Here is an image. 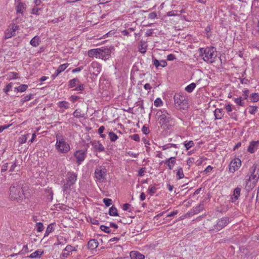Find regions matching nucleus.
<instances>
[{
    "instance_id": "f257e3e1",
    "label": "nucleus",
    "mask_w": 259,
    "mask_h": 259,
    "mask_svg": "<svg viewBox=\"0 0 259 259\" xmlns=\"http://www.w3.org/2000/svg\"><path fill=\"white\" fill-rule=\"evenodd\" d=\"M23 186V184L22 181L12 184L9 188V197L11 200L19 202L25 198Z\"/></svg>"
},
{
    "instance_id": "f03ea898",
    "label": "nucleus",
    "mask_w": 259,
    "mask_h": 259,
    "mask_svg": "<svg viewBox=\"0 0 259 259\" xmlns=\"http://www.w3.org/2000/svg\"><path fill=\"white\" fill-rule=\"evenodd\" d=\"M251 176L246 182V189L249 191L255 186L259 179V166L256 164H253L250 168Z\"/></svg>"
},
{
    "instance_id": "7ed1b4c3",
    "label": "nucleus",
    "mask_w": 259,
    "mask_h": 259,
    "mask_svg": "<svg viewBox=\"0 0 259 259\" xmlns=\"http://www.w3.org/2000/svg\"><path fill=\"white\" fill-rule=\"evenodd\" d=\"M198 52L199 56L202 57V59L205 62L212 63L215 61L216 55L214 54V47L209 48H200L198 49Z\"/></svg>"
},
{
    "instance_id": "20e7f679",
    "label": "nucleus",
    "mask_w": 259,
    "mask_h": 259,
    "mask_svg": "<svg viewBox=\"0 0 259 259\" xmlns=\"http://www.w3.org/2000/svg\"><path fill=\"white\" fill-rule=\"evenodd\" d=\"M77 178V174L72 172L69 171L66 175V182L62 186V190L64 193H67V191L70 189L71 186L75 184Z\"/></svg>"
},
{
    "instance_id": "39448f33",
    "label": "nucleus",
    "mask_w": 259,
    "mask_h": 259,
    "mask_svg": "<svg viewBox=\"0 0 259 259\" xmlns=\"http://www.w3.org/2000/svg\"><path fill=\"white\" fill-rule=\"evenodd\" d=\"M175 103L178 107L184 109L188 106V100L182 93H176L174 97Z\"/></svg>"
},
{
    "instance_id": "423d86ee",
    "label": "nucleus",
    "mask_w": 259,
    "mask_h": 259,
    "mask_svg": "<svg viewBox=\"0 0 259 259\" xmlns=\"http://www.w3.org/2000/svg\"><path fill=\"white\" fill-rule=\"evenodd\" d=\"M59 135L56 136L57 142L56 143V149L60 153H65L70 150V146L63 139H59Z\"/></svg>"
},
{
    "instance_id": "0eeeda50",
    "label": "nucleus",
    "mask_w": 259,
    "mask_h": 259,
    "mask_svg": "<svg viewBox=\"0 0 259 259\" xmlns=\"http://www.w3.org/2000/svg\"><path fill=\"white\" fill-rule=\"evenodd\" d=\"M107 169L104 166H100L97 167L95 171V177L99 182H103L106 179Z\"/></svg>"
},
{
    "instance_id": "6e6552de",
    "label": "nucleus",
    "mask_w": 259,
    "mask_h": 259,
    "mask_svg": "<svg viewBox=\"0 0 259 259\" xmlns=\"http://www.w3.org/2000/svg\"><path fill=\"white\" fill-rule=\"evenodd\" d=\"M113 49V47H110L109 48L102 47V48H100L99 58L104 60L108 59L110 56L111 50Z\"/></svg>"
},
{
    "instance_id": "1a4fd4ad",
    "label": "nucleus",
    "mask_w": 259,
    "mask_h": 259,
    "mask_svg": "<svg viewBox=\"0 0 259 259\" xmlns=\"http://www.w3.org/2000/svg\"><path fill=\"white\" fill-rule=\"evenodd\" d=\"M101 68L102 66L99 63L93 62L89 67V71L93 75L97 76L101 72Z\"/></svg>"
},
{
    "instance_id": "9d476101",
    "label": "nucleus",
    "mask_w": 259,
    "mask_h": 259,
    "mask_svg": "<svg viewBox=\"0 0 259 259\" xmlns=\"http://www.w3.org/2000/svg\"><path fill=\"white\" fill-rule=\"evenodd\" d=\"M229 223V220L228 218H223L218 221L217 224L214 226V229L218 230H220L227 226Z\"/></svg>"
},
{
    "instance_id": "9b49d317",
    "label": "nucleus",
    "mask_w": 259,
    "mask_h": 259,
    "mask_svg": "<svg viewBox=\"0 0 259 259\" xmlns=\"http://www.w3.org/2000/svg\"><path fill=\"white\" fill-rule=\"evenodd\" d=\"M241 162L239 159H235L232 161L229 165V170L230 172H234L241 166Z\"/></svg>"
},
{
    "instance_id": "f8f14e48",
    "label": "nucleus",
    "mask_w": 259,
    "mask_h": 259,
    "mask_svg": "<svg viewBox=\"0 0 259 259\" xmlns=\"http://www.w3.org/2000/svg\"><path fill=\"white\" fill-rule=\"evenodd\" d=\"M85 156V152L82 150L77 151L74 153V156L76 158V162L78 164H80L84 160Z\"/></svg>"
},
{
    "instance_id": "ddd939ff",
    "label": "nucleus",
    "mask_w": 259,
    "mask_h": 259,
    "mask_svg": "<svg viewBox=\"0 0 259 259\" xmlns=\"http://www.w3.org/2000/svg\"><path fill=\"white\" fill-rule=\"evenodd\" d=\"M159 117V123L161 125H166L167 123H169L171 120V115L165 116L164 114L157 115Z\"/></svg>"
},
{
    "instance_id": "4468645a",
    "label": "nucleus",
    "mask_w": 259,
    "mask_h": 259,
    "mask_svg": "<svg viewBox=\"0 0 259 259\" xmlns=\"http://www.w3.org/2000/svg\"><path fill=\"white\" fill-rule=\"evenodd\" d=\"M259 146V141H251L247 148V151L250 153H253Z\"/></svg>"
},
{
    "instance_id": "2eb2a0df",
    "label": "nucleus",
    "mask_w": 259,
    "mask_h": 259,
    "mask_svg": "<svg viewBox=\"0 0 259 259\" xmlns=\"http://www.w3.org/2000/svg\"><path fill=\"white\" fill-rule=\"evenodd\" d=\"M92 145L93 147L96 150H97L99 152H102L105 150V148L103 145L98 141H94L91 142Z\"/></svg>"
},
{
    "instance_id": "dca6fc26",
    "label": "nucleus",
    "mask_w": 259,
    "mask_h": 259,
    "mask_svg": "<svg viewBox=\"0 0 259 259\" xmlns=\"http://www.w3.org/2000/svg\"><path fill=\"white\" fill-rule=\"evenodd\" d=\"M164 162L167 165L168 168L171 170L173 168L174 165L176 163V157H171L166 159Z\"/></svg>"
},
{
    "instance_id": "f3484780",
    "label": "nucleus",
    "mask_w": 259,
    "mask_h": 259,
    "mask_svg": "<svg viewBox=\"0 0 259 259\" xmlns=\"http://www.w3.org/2000/svg\"><path fill=\"white\" fill-rule=\"evenodd\" d=\"M131 259H144L145 256L137 251H133L130 253Z\"/></svg>"
},
{
    "instance_id": "a211bd4d",
    "label": "nucleus",
    "mask_w": 259,
    "mask_h": 259,
    "mask_svg": "<svg viewBox=\"0 0 259 259\" xmlns=\"http://www.w3.org/2000/svg\"><path fill=\"white\" fill-rule=\"evenodd\" d=\"M88 56L90 57L99 58L100 48L90 50L88 52Z\"/></svg>"
},
{
    "instance_id": "6ab92c4d",
    "label": "nucleus",
    "mask_w": 259,
    "mask_h": 259,
    "mask_svg": "<svg viewBox=\"0 0 259 259\" xmlns=\"http://www.w3.org/2000/svg\"><path fill=\"white\" fill-rule=\"evenodd\" d=\"M26 9V5L22 2L18 3V5L16 7V10L17 13H20L22 15L23 14L24 10Z\"/></svg>"
},
{
    "instance_id": "aec40b11",
    "label": "nucleus",
    "mask_w": 259,
    "mask_h": 259,
    "mask_svg": "<svg viewBox=\"0 0 259 259\" xmlns=\"http://www.w3.org/2000/svg\"><path fill=\"white\" fill-rule=\"evenodd\" d=\"M44 253V251L37 250L33 253H31L30 255L28 256V257L32 258H40Z\"/></svg>"
},
{
    "instance_id": "412c9836",
    "label": "nucleus",
    "mask_w": 259,
    "mask_h": 259,
    "mask_svg": "<svg viewBox=\"0 0 259 259\" xmlns=\"http://www.w3.org/2000/svg\"><path fill=\"white\" fill-rule=\"evenodd\" d=\"M98 244L99 243L97 240L91 239L88 242V248L91 250H93L98 247Z\"/></svg>"
},
{
    "instance_id": "4be33fe9",
    "label": "nucleus",
    "mask_w": 259,
    "mask_h": 259,
    "mask_svg": "<svg viewBox=\"0 0 259 259\" xmlns=\"http://www.w3.org/2000/svg\"><path fill=\"white\" fill-rule=\"evenodd\" d=\"M215 119H220L223 117L224 112L222 109L217 108L214 111Z\"/></svg>"
},
{
    "instance_id": "5701e85b",
    "label": "nucleus",
    "mask_w": 259,
    "mask_h": 259,
    "mask_svg": "<svg viewBox=\"0 0 259 259\" xmlns=\"http://www.w3.org/2000/svg\"><path fill=\"white\" fill-rule=\"evenodd\" d=\"M40 42V38L39 36L36 35L31 39L30 43L33 47H36L39 45Z\"/></svg>"
},
{
    "instance_id": "b1692460",
    "label": "nucleus",
    "mask_w": 259,
    "mask_h": 259,
    "mask_svg": "<svg viewBox=\"0 0 259 259\" xmlns=\"http://www.w3.org/2000/svg\"><path fill=\"white\" fill-rule=\"evenodd\" d=\"M240 191L241 189L238 187H237L234 189L233 193L234 197L232 198V202H235L238 199L240 194Z\"/></svg>"
},
{
    "instance_id": "393cba45",
    "label": "nucleus",
    "mask_w": 259,
    "mask_h": 259,
    "mask_svg": "<svg viewBox=\"0 0 259 259\" xmlns=\"http://www.w3.org/2000/svg\"><path fill=\"white\" fill-rule=\"evenodd\" d=\"M79 82V80L77 78H73L69 81L68 87L70 88H73L75 87Z\"/></svg>"
},
{
    "instance_id": "a878e982",
    "label": "nucleus",
    "mask_w": 259,
    "mask_h": 259,
    "mask_svg": "<svg viewBox=\"0 0 259 259\" xmlns=\"http://www.w3.org/2000/svg\"><path fill=\"white\" fill-rule=\"evenodd\" d=\"M109 214L111 216H118V213L117 212V210L116 208L114 206L112 205L110 208L109 210Z\"/></svg>"
},
{
    "instance_id": "bb28decb",
    "label": "nucleus",
    "mask_w": 259,
    "mask_h": 259,
    "mask_svg": "<svg viewBox=\"0 0 259 259\" xmlns=\"http://www.w3.org/2000/svg\"><path fill=\"white\" fill-rule=\"evenodd\" d=\"M58 106L60 108H64L65 109H68V102L65 101H60L58 103Z\"/></svg>"
},
{
    "instance_id": "cd10ccee",
    "label": "nucleus",
    "mask_w": 259,
    "mask_h": 259,
    "mask_svg": "<svg viewBox=\"0 0 259 259\" xmlns=\"http://www.w3.org/2000/svg\"><path fill=\"white\" fill-rule=\"evenodd\" d=\"M139 51L142 54H144L146 52V46H145L144 42L142 41H140V42Z\"/></svg>"
},
{
    "instance_id": "c85d7f7f",
    "label": "nucleus",
    "mask_w": 259,
    "mask_h": 259,
    "mask_svg": "<svg viewBox=\"0 0 259 259\" xmlns=\"http://www.w3.org/2000/svg\"><path fill=\"white\" fill-rule=\"evenodd\" d=\"M196 87V84L195 83H191L189 85H187L185 88V91L188 93H191Z\"/></svg>"
},
{
    "instance_id": "c756f323",
    "label": "nucleus",
    "mask_w": 259,
    "mask_h": 259,
    "mask_svg": "<svg viewBox=\"0 0 259 259\" xmlns=\"http://www.w3.org/2000/svg\"><path fill=\"white\" fill-rule=\"evenodd\" d=\"M176 175L177 176V179L180 180L184 177L183 168L179 167L177 171Z\"/></svg>"
},
{
    "instance_id": "7c9ffc66",
    "label": "nucleus",
    "mask_w": 259,
    "mask_h": 259,
    "mask_svg": "<svg viewBox=\"0 0 259 259\" xmlns=\"http://www.w3.org/2000/svg\"><path fill=\"white\" fill-rule=\"evenodd\" d=\"M53 224H50L48 225L47 229L46 230V232L45 234V237L48 236L49 234L53 231Z\"/></svg>"
},
{
    "instance_id": "2f4dec72",
    "label": "nucleus",
    "mask_w": 259,
    "mask_h": 259,
    "mask_svg": "<svg viewBox=\"0 0 259 259\" xmlns=\"http://www.w3.org/2000/svg\"><path fill=\"white\" fill-rule=\"evenodd\" d=\"M14 35V33L12 31L11 29H7L5 32V39L10 38Z\"/></svg>"
},
{
    "instance_id": "473e14b6",
    "label": "nucleus",
    "mask_w": 259,
    "mask_h": 259,
    "mask_svg": "<svg viewBox=\"0 0 259 259\" xmlns=\"http://www.w3.org/2000/svg\"><path fill=\"white\" fill-rule=\"evenodd\" d=\"M250 98L252 102H256L259 100V95L258 93H253L251 95Z\"/></svg>"
},
{
    "instance_id": "72a5a7b5",
    "label": "nucleus",
    "mask_w": 259,
    "mask_h": 259,
    "mask_svg": "<svg viewBox=\"0 0 259 259\" xmlns=\"http://www.w3.org/2000/svg\"><path fill=\"white\" fill-rule=\"evenodd\" d=\"M184 144L186 150H189L194 145V143L193 141H189V142L186 141L184 143Z\"/></svg>"
},
{
    "instance_id": "f704fd0d",
    "label": "nucleus",
    "mask_w": 259,
    "mask_h": 259,
    "mask_svg": "<svg viewBox=\"0 0 259 259\" xmlns=\"http://www.w3.org/2000/svg\"><path fill=\"white\" fill-rule=\"evenodd\" d=\"M109 137L111 141L114 142L115 141L117 138L118 136L114 133L111 132L109 133Z\"/></svg>"
},
{
    "instance_id": "c9c22d12",
    "label": "nucleus",
    "mask_w": 259,
    "mask_h": 259,
    "mask_svg": "<svg viewBox=\"0 0 259 259\" xmlns=\"http://www.w3.org/2000/svg\"><path fill=\"white\" fill-rule=\"evenodd\" d=\"M28 88V85L27 84H21L18 87V89H17V92H23L25 91Z\"/></svg>"
},
{
    "instance_id": "e433bc0d",
    "label": "nucleus",
    "mask_w": 259,
    "mask_h": 259,
    "mask_svg": "<svg viewBox=\"0 0 259 259\" xmlns=\"http://www.w3.org/2000/svg\"><path fill=\"white\" fill-rule=\"evenodd\" d=\"M68 66H69L68 63H65L63 64H61L60 65H59V66L58 67L57 69L61 73L62 72L64 71Z\"/></svg>"
},
{
    "instance_id": "4c0bfd02",
    "label": "nucleus",
    "mask_w": 259,
    "mask_h": 259,
    "mask_svg": "<svg viewBox=\"0 0 259 259\" xmlns=\"http://www.w3.org/2000/svg\"><path fill=\"white\" fill-rule=\"evenodd\" d=\"M13 84L12 82H10L6 85L3 91L7 95H8V92L11 90Z\"/></svg>"
},
{
    "instance_id": "58836bf2",
    "label": "nucleus",
    "mask_w": 259,
    "mask_h": 259,
    "mask_svg": "<svg viewBox=\"0 0 259 259\" xmlns=\"http://www.w3.org/2000/svg\"><path fill=\"white\" fill-rule=\"evenodd\" d=\"M32 96L33 95L31 94H30L29 95L25 96L21 99V102L22 103V104H23L24 102L30 100L32 98Z\"/></svg>"
},
{
    "instance_id": "ea45409f",
    "label": "nucleus",
    "mask_w": 259,
    "mask_h": 259,
    "mask_svg": "<svg viewBox=\"0 0 259 259\" xmlns=\"http://www.w3.org/2000/svg\"><path fill=\"white\" fill-rule=\"evenodd\" d=\"M234 102L237 104V105L243 106L244 105V103L242 101L241 97L235 98Z\"/></svg>"
},
{
    "instance_id": "a19ab883",
    "label": "nucleus",
    "mask_w": 259,
    "mask_h": 259,
    "mask_svg": "<svg viewBox=\"0 0 259 259\" xmlns=\"http://www.w3.org/2000/svg\"><path fill=\"white\" fill-rule=\"evenodd\" d=\"M36 230L38 232H40L44 230V225L42 223L39 222L36 223Z\"/></svg>"
},
{
    "instance_id": "79ce46f5",
    "label": "nucleus",
    "mask_w": 259,
    "mask_h": 259,
    "mask_svg": "<svg viewBox=\"0 0 259 259\" xmlns=\"http://www.w3.org/2000/svg\"><path fill=\"white\" fill-rule=\"evenodd\" d=\"M73 115L76 118L82 117H83V114H81L80 113V111L78 109L75 110V111L73 112Z\"/></svg>"
},
{
    "instance_id": "37998d69",
    "label": "nucleus",
    "mask_w": 259,
    "mask_h": 259,
    "mask_svg": "<svg viewBox=\"0 0 259 259\" xmlns=\"http://www.w3.org/2000/svg\"><path fill=\"white\" fill-rule=\"evenodd\" d=\"M100 229L106 233H110L111 232L109 227L104 225H101Z\"/></svg>"
},
{
    "instance_id": "c03bdc74",
    "label": "nucleus",
    "mask_w": 259,
    "mask_h": 259,
    "mask_svg": "<svg viewBox=\"0 0 259 259\" xmlns=\"http://www.w3.org/2000/svg\"><path fill=\"white\" fill-rule=\"evenodd\" d=\"M156 190L157 189L155 186L149 187L148 190V193L152 196L153 194L156 193Z\"/></svg>"
},
{
    "instance_id": "a18cd8bd",
    "label": "nucleus",
    "mask_w": 259,
    "mask_h": 259,
    "mask_svg": "<svg viewBox=\"0 0 259 259\" xmlns=\"http://www.w3.org/2000/svg\"><path fill=\"white\" fill-rule=\"evenodd\" d=\"M103 201L106 206H109L112 204V201L111 199L106 198H104Z\"/></svg>"
},
{
    "instance_id": "49530a36",
    "label": "nucleus",
    "mask_w": 259,
    "mask_h": 259,
    "mask_svg": "<svg viewBox=\"0 0 259 259\" xmlns=\"http://www.w3.org/2000/svg\"><path fill=\"white\" fill-rule=\"evenodd\" d=\"M41 10L40 8H33L31 11V14L39 15L40 14L39 11Z\"/></svg>"
},
{
    "instance_id": "de8ad7c7",
    "label": "nucleus",
    "mask_w": 259,
    "mask_h": 259,
    "mask_svg": "<svg viewBox=\"0 0 259 259\" xmlns=\"http://www.w3.org/2000/svg\"><path fill=\"white\" fill-rule=\"evenodd\" d=\"M162 105V101L160 98H157L154 101V105L156 107H159Z\"/></svg>"
},
{
    "instance_id": "09e8293b",
    "label": "nucleus",
    "mask_w": 259,
    "mask_h": 259,
    "mask_svg": "<svg viewBox=\"0 0 259 259\" xmlns=\"http://www.w3.org/2000/svg\"><path fill=\"white\" fill-rule=\"evenodd\" d=\"M164 114L165 116H170L171 115L169 113L167 112V111L165 110H160L157 112V115H163Z\"/></svg>"
},
{
    "instance_id": "8fccbe9b",
    "label": "nucleus",
    "mask_w": 259,
    "mask_h": 259,
    "mask_svg": "<svg viewBox=\"0 0 259 259\" xmlns=\"http://www.w3.org/2000/svg\"><path fill=\"white\" fill-rule=\"evenodd\" d=\"M250 110L249 111V112L251 114H254L257 110V106H250Z\"/></svg>"
},
{
    "instance_id": "3c124183",
    "label": "nucleus",
    "mask_w": 259,
    "mask_h": 259,
    "mask_svg": "<svg viewBox=\"0 0 259 259\" xmlns=\"http://www.w3.org/2000/svg\"><path fill=\"white\" fill-rule=\"evenodd\" d=\"M131 139L135 141L139 142L140 141V137L139 135L138 134H134L133 135H132L130 136Z\"/></svg>"
},
{
    "instance_id": "603ef678",
    "label": "nucleus",
    "mask_w": 259,
    "mask_h": 259,
    "mask_svg": "<svg viewBox=\"0 0 259 259\" xmlns=\"http://www.w3.org/2000/svg\"><path fill=\"white\" fill-rule=\"evenodd\" d=\"M175 59H176V58L174 54H170L167 56V60L168 61H173Z\"/></svg>"
},
{
    "instance_id": "864d4df0",
    "label": "nucleus",
    "mask_w": 259,
    "mask_h": 259,
    "mask_svg": "<svg viewBox=\"0 0 259 259\" xmlns=\"http://www.w3.org/2000/svg\"><path fill=\"white\" fill-rule=\"evenodd\" d=\"M195 161V159L193 157L189 158L187 160V165L190 167Z\"/></svg>"
},
{
    "instance_id": "5fc2aeb1",
    "label": "nucleus",
    "mask_w": 259,
    "mask_h": 259,
    "mask_svg": "<svg viewBox=\"0 0 259 259\" xmlns=\"http://www.w3.org/2000/svg\"><path fill=\"white\" fill-rule=\"evenodd\" d=\"M84 89V85L83 84H80L78 85V87H77L75 89H74V91H82Z\"/></svg>"
},
{
    "instance_id": "6e6d98bb",
    "label": "nucleus",
    "mask_w": 259,
    "mask_h": 259,
    "mask_svg": "<svg viewBox=\"0 0 259 259\" xmlns=\"http://www.w3.org/2000/svg\"><path fill=\"white\" fill-rule=\"evenodd\" d=\"M156 16H157V14L155 12H152L149 14L148 18L149 19H153L155 18L156 17Z\"/></svg>"
},
{
    "instance_id": "4d7b16f0",
    "label": "nucleus",
    "mask_w": 259,
    "mask_h": 259,
    "mask_svg": "<svg viewBox=\"0 0 259 259\" xmlns=\"http://www.w3.org/2000/svg\"><path fill=\"white\" fill-rule=\"evenodd\" d=\"M17 73L11 72L10 75H9V76H10L9 79L16 78H17Z\"/></svg>"
},
{
    "instance_id": "13d9d810",
    "label": "nucleus",
    "mask_w": 259,
    "mask_h": 259,
    "mask_svg": "<svg viewBox=\"0 0 259 259\" xmlns=\"http://www.w3.org/2000/svg\"><path fill=\"white\" fill-rule=\"evenodd\" d=\"M8 163H5L3 164L2 166L1 171L5 172L8 169Z\"/></svg>"
},
{
    "instance_id": "bf43d9fd",
    "label": "nucleus",
    "mask_w": 259,
    "mask_h": 259,
    "mask_svg": "<svg viewBox=\"0 0 259 259\" xmlns=\"http://www.w3.org/2000/svg\"><path fill=\"white\" fill-rule=\"evenodd\" d=\"M70 99L71 101L74 102L78 100L79 99H80V97L77 96H71Z\"/></svg>"
},
{
    "instance_id": "052dcab7",
    "label": "nucleus",
    "mask_w": 259,
    "mask_h": 259,
    "mask_svg": "<svg viewBox=\"0 0 259 259\" xmlns=\"http://www.w3.org/2000/svg\"><path fill=\"white\" fill-rule=\"evenodd\" d=\"M145 168L144 167V168H141L139 170V172H138V176L139 177H142L144 175V173L145 172Z\"/></svg>"
},
{
    "instance_id": "680f3d73",
    "label": "nucleus",
    "mask_w": 259,
    "mask_h": 259,
    "mask_svg": "<svg viewBox=\"0 0 259 259\" xmlns=\"http://www.w3.org/2000/svg\"><path fill=\"white\" fill-rule=\"evenodd\" d=\"M131 206V205L128 203H125L123 205V209L124 210H128L129 211H131V210H129V207Z\"/></svg>"
},
{
    "instance_id": "e2e57ef3",
    "label": "nucleus",
    "mask_w": 259,
    "mask_h": 259,
    "mask_svg": "<svg viewBox=\"0 0 259 259\" xmlns=\"http://www.w3.org/2000/svg\"><path fill=\"white\" fill-rule=\"evenodd\" d=\"M249 91L248 90H245L243 91V96H244V99H247L248 97Z\"/></svg>"
},
{
    "instance_id": "0e129e2a",
    "label": "nucleus",
    "mask_w": 259,
    "mask_h": 259,
    "mask_svg": "<svg viewBox=\"0 0 259 259\" xmlns=\"http://www.w3.org/2000/svg\"><path fill=\"white\" fill-rule=\"evenodd\" d=\"M142 132L146 135L149 133V130L148 128L145 125L143 126L142 127Z\"/></svg>"
},
{
    "instance_id": "69168bd1",
    "label": "nucleus",
    "mask_w": 259,
    "mask_h": 259,
    "mask_svg": "<svg viewBox=\"0 0 259 259\" xmlns=\"http://www.w3.org/2000/svg\"><path fill=\"white\" fill-rule=\"evenodd\" d=\"M153 64L157 68L160 66V62L156 59L153 60Z\"/></svg>"
},
{
    "instance_id": "338daca9",
    "label": "nucleus",
    "mask_w": 259,
    "mask_h": 259,
    "mask_svg": "<svg viewBox=\"0 0 259 259\" xmlns=\"http://www.w3.org/2000/svg\"><path fill=\"white\" fill-rule=\"evenodd\" d=\"M90 222H91V223H92V224H94V225H98L99 224V221L94 218H91L90 219Z\"/></svg>"
},
{
    "instance_id": "774afa93",
    "label": "nucleus",
    "mask_w": 259,
    "mask_h": 259,
    "mask_svg": "<svg viewBox=\"0 0 259 259\" xmlns=\"http://www.w3.org/2000/svg\"><path fill=\"white\" fill-rule=\"evenodd\" d=\"M225 109L228 112H231L232 110V108L231 104H227L225 106Z\"/></svg>"
}]
</instances>
